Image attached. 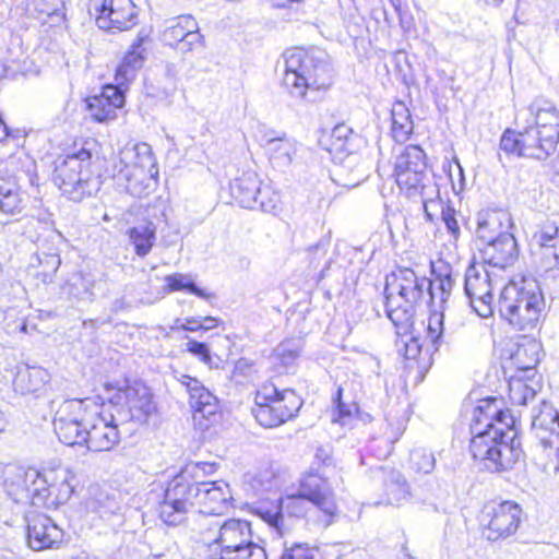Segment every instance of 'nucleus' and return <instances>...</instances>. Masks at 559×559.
Segmentation results:
<instances>
[{"label": "nucleus", "mask_w": 559, "mask_h": 559, "mask_svg": "<svg viewBox=\"0 0 559 559\" xmlns=\"http://www.w3.org/2000/svg\"><path fill=\"white\" fill-rule=\"evenodd\" d=\"M469 451L491 473L509 471L521 456L515 418L497 399L481 400L471 423Z\"/></svg>", "instance_id": "f257e3e1"}, {"label": "nucleus", "mask_w": 559, "mask_h": 559, "mask_svg": "<svg viewBox=\"0 0 559 559\" xmlns=\"http://www.w3.org/2000/svg\"><path fill=\"white\" fill-rule=\"evenodd\" d=\"M528 111L533 122L523 131L506 130L500 140V150L508 155L546 159L559 142V111L548 100L537 99Z\"/></svg>", "instance_id": "f03ea898"}, {"label": "nucleus", "mask_w": 559, "mask_h": 559, "mask_svg": "<svg viewBox=\"0 0 559 559\" xmlns=\"http://www.w3.org/2000/svg\"><path fill=\"white\" fill-rule=\"evenodd\" d=\"M312 503L325 514L332 516L336 512L334 495L325 479L318 474H307L299 481L296 491L288 492L276 502H261L253 511L275 532L283 536L285 533L283 511L300 518L307 512V504Z\"/></svg>", "instance_id": "7ed1b4c3"}, {"label": "nucleus", "mask_w": 559, "mask_h": 559, "mask_svg": "<svg viewBox=\"0 0 559 559\" xmlns=\"http://www.w3.org/2000/svg\"><path fill=\"white\" fill-rule=\"evenodd\" d=\"M283 86L295 98L314 100L313 93L332 85L333 69L328 53L319 48H290L282 56Z\"/></svg>", "instance_id": "20e7f679"}, {"label": "nucleus", "mask_w": 559, "mask_h": 559, "mask_svg": "<svg viewBox=\"0 0 559 559\" xmlns=\"http://www.w3.org/2000/svg\"><path fill=\"white\" fill-rule=\"evenodd\" d=\"M498 305L501 317L522 332L534 331L545 309L539 284L532 277H522L504 285Z\"/></svg>", "instance_id": "39448f33"}, {"label": "nucleus", "mask_w": 559, "mask_h": 559, "mask_svg": "<svg viewBox=\"0 0 559 559\" xmlns=\"http://www.w3.org/2000/svg\"><path fill=\"white\" fill-rule=\"evenodd\" d=\"M429 286L427 277L418 276L407 267L399 269L386 278L385 312L396 328L406 331L413 324L416 307Z\"/></svg>", "instance_id": "423d86ee"}, {"label": "nucleus", "mask_w": 559, "mask_h": 559, "mask_svg": "<svg viewBox=\"0 0 559 559\" xmlns=\"http://www.w3.org/2000/svg\"><path fill=\"white\" fill-rule=\"evenodd\" d=\"M94 142L68 154L55 167L52 180L61 193L69 200L81 202L99 190L100 181L91 169L93 153L90 147Z\"/></svg>", "instance_id": "0eeeda50"}, {"label": "nucleus", "mask_w": 559, "mask_h": 559, "mask_svg": "<svg viewBox=\"0 0 559 559\" xmlns=\"http://www.w3.org/2000/svg\"><path fill=\"white\" fill-rule=\"evenodd\" d=\"M158 174L155 156L147 143L124 147L112 166L117 185L133 197L147 194L150 181Z\"/></svg>", "instance_id": "6e6552de"}, {"label": "nucleus", "mask_w": 559, "mask_h": 559, "mask_svg": "<svg viewBox=\"0 0 559 559\" xmlns=\"http://www.w3.org/2000/svg\"><path fill=\"white\" fill-rule=\"evenodd\" d=\"M301 405L302 401L294 390L280 391L269 383L255 392L252 415L261 426L274 428L294 418Z\"/></svg>", "instance_id": "1a4fd4ad"}, {"label": "nucleus", "mask_w": 559, "mask_h": 559, "mask_svg": "<svg viewBox=\"0 0 559 559\" xmlns=\"http://www.w3.org/2000/svg\"><path fill=\"white\" fill-rule=\"evenodd\" d=\"M201 540L209 547L212 559H223L247 539L253 537L251 524L241 519L215 520L203 518Z\"/></svg>", "instance_id": "9d476101"}, {"label": "nucleus", "mask_w": 559, "mask_h": 559, "mask_svg": "<svg viewBox=\"0 0 559 559\" xmlns=\"http://www.w3.org/2000/svg\"><path fill=\"white\" fill-rule=\"evenodd\" d=\"M96 416L97 403L92 400H66L55 413V432L67 445L85 444L87 427Z\"/></svg>", "instance_id": "9b49d317"}, {"label": "nucleus", "mask_w": 559, "mask_h": 559, "mask_svg": "<svg viewBox=\"0 0 559 559\" xmlns=\"http://www.w3.org/2000/svg\"><path fill=\"white\" fill-rule=\"evenodd\" d=\"M394 176L397 186L408 198H415L418 193L431 195L436 192V182L428 171L426 154L417 145H408L396 155Z\"/></svg>", "instance_id": "f8f14e48"}, {"label": "nucleus", "mask_w": 559, "mask_h": 559, "mask_svg": "<svg viewBox=\"0 0 559 559\" xmlns=\"http://www.w3.org/2000/svg\"><path fill=\"white\" fill-rule=\"evenodd\" d=\"M118 421L145 424L155 412L153 393L141 380H126L110 400Z\"/></svg>", "instance_id": "ddd939ff"}, {"label": "nucleus", "mask_w": 559, "mask_h": 559, "mask_svg": "<svg viewBox=\"0 0 559 559\" xmlns=\"http://www.w3.org/2000/svg\"><path fill=\"white\" fill-rule=\"evenodd\" d=\"M532 430L539 440V465L549 476L559 473V413L548 403H542L532 417Z\"/></svg>", "instance_id": "4468645a"}, {"label": "nucleus", "mask_w": 559, "mask_h": 559, "mask_svg": "<svg viewBox=\"0 0 559 559\" xmlns=\"http://www.w3.org/2000/svg\"><path fill=\"white\" fill-rule=\"evenodd\" d=\"M432 274L435 280H429L428 294L431 300L439 298L442 310H432L427 325V340L430 341L435 350L443 343H449L451 333L444 326V305L447 304L451 292L454 287L455 280L453 278L451 267L445 263L439 265L432 264Z\"/></svg>", "instance_id": "2eb2a0df"}, {"label": "nucleus", "mask_w": 559, "mask_h": 559, "mask_svg": "<svg viewBox=\"0 0 559 559\" xmlns=\"http://www.w3.org/2000/svg\"><path fill=\"white\" fill-rule=\"evenodd\" d=\"M502 278L489 266L481 263L471 264L465 272L464 289L471 306L481 318L492 313L493 295L496 286H500Z\"/></svg>", "instance_id": "dca6fc26"}, {"label": "nucleus", "mask_w": 559, "mask_h": 559, "mask_svg": "<svg viewBox=\"0 0 559 559\" xmlns=\"http://www.w3.org/2000/svg\"><path fill=\"white\" fill-rule=\"evenodd\" d=\"M194 508L190 481L178 475L167 483L163 498L158 502L157 513L165 524L177 526L187 520Z\"/></svg>", "instance_id": "f3484780"}, {"label": "nucleus", "mask_w": 559, "mask_h": 559, "mask_svg": "<svg viewBox=\"0 0 559 559\" xmlns=\"http://www.w3.org/2000/svg\"><path fill=\"white\" fill-rule=\"evenodd\" d=\"M522 513L521 506L511 500L487 506L481 516L484 538L497 542L514 535L522 521Z\"/></svg>", "instance_id": "a211bd4d"}, {"label": "nucleus", "mask_w": 559, "mask_h": 559, "mask_svg": "<svg viewBox=\"0 0 559 559\" xmlns=\"http://www.w3.org/2000/svg\"><path fill=\"white\" fill-rule=\"evenodd\" d=\"M71 472L64 467L44 469L39 474L37 486L34 488L32 504L47 509H56L66 503L73 493L70 480Z\"/></svg>", "instance_id": "6ab92c4d"}, {"label": "nucleus", "mask_w": 559, "mask_h": 559, "mask_svg": "<svg viewBox=\"0 0 559 559\" xmlns=\"http://www.w3.org/2000/svg\"><path fill=\"white\" fill-rule=\"evenodd\" d=\"M90 13L104 31H127L138 23V10L132 0H91Z\"/></svg>", "instance_id": "aec40b11"}, {"label": "nucleus", "mask_w": 559, "mask_h": 559, "mask_svg": "<svg viewBox=\"0 0 559 559\" xmlns=\"http://www.w3.org/2000/svg\"><path fill=\"white\" fill-rule=\"evenodd\" d=\"M179 381L189 394L194 424L202 430L207 429L218 416L216 396L201 381L188 374H182Z\"/></svg>", "instance_id": "412c9836"}, {"label": "nucleus", "mask_w": 559, "mask_h": 559, "mask_svg": "<svg viewBox=\"0 0 559 559\" xmlns=\"http://www.w3.org/2000/svg\"><path fill=\"white\" fill-rule=\"evenodd\" d=\"M190 489L194 506L200 508L201 513L222 514L231 499L229 486L223 480L190 483Z\"/></svg>", "instance_id": "4be33fe9"}, {"label": "nucleus", "mask_w": 559, "mask_h": 559, "mask_svg": "<svg viewBox=\"0 0 559 559\" xmlns=\"http://www.w3.org/2000/svg\"><path fill=\"white\" fill-rule=\"evenodd\" d=\"M102 408L97 404V416L93 418L86 432V448L94 452L110 451L120 440L118 425L122 423L117 420L115 413H109L106 416Z\"/></svg>", "instance_id": "5701e85b"}, {"label": "nucleus", "mask_w": 559, "mask_h": 559, "mask_svg": "<svg viewBox=\"0 0 559 559\" xmlns=\"http://www.w3.org/2000/svg\"><path fill=\"white\" fill-rule=\"evenodd\" d=\"M163 41L175 47L182 53L202 48L204 39L199 32L195 20L190 15H181L175 19L164 32Z\"/></svg>", "instance_id": "b1692460"}, {"label": "nucleus", "mask_w": 559, "mask_h": 559, "mask_svg": "<svg viewBox=\"0 0 559 559\" xmlns=\"http://www.w3.org/2000/svg\"><path fill=\"white\" fill-rule=\"evenodd\" d=\"M63 531L43 513H32L27 518L28 546L36 551L53 548L62 542Z\"/></svg>", "instance_id": "393cba45"}, {"label": "nucleus", "mask_w": 559, "mask_h": 559, "mask_svg": "<svg viewBox=\"0 0 559 559\" xmlns=\"http://www.w3.org/2000/svg\"><path fill=\"white\" fill-rule=\"evenodd\" d=\"M124 104V90L119 85H105L100 94L90 96L86 107L92 118L98 122L112 120L117 110Z\"/></svg>", "instance_id": "a878e982"}, {"label": "nucleus", "mask_w": 559, "mask_h": 559, "mask_svg": "<svg viewBox=\"0 0 559 559\" xmlns=\"http://www.w3.org/2000/svg\"><path fill=\"white\" fill-rule=\"evenodd\" d=\"M478 251L484 264L499 271L512 265L519 255L518 243L512 234L502 235L495 241L478 246Z\"/></svg>", "instance_id": "bb28decb"}, {"label": "nucleus", "mask_w": 559, "mask_h": 559, "mask_svg": "<svg viewBox=\"0 0 559 559\" xmlns=\"http://www.w3.org/2000/svg\"><path fill=\"white\" fill-rule=\"evenodd\" d=\"M532 246L536 247L546 271L559 269V227L556 224L542 225L532 237Z\"/></svg>", "instance_id": "cd10ccee"}, {"label": "nucleus", "mask_w": 559, "mask_h": 559, "mask_svg": "<svg viewBox=\"0 0 559 559\" xmlns=\"http://www.w3.org/2000/svg\"><path fill=\"white\" fill-rule=\"evenodd\" d=\"M40 471L35 468L24 469L22 467H11L5 472L4 487L8 495L14 501L24 499L33 502L34 488L37 486Z\"/></svg>", "instance_id": "c85d7f7f"}, {"label": "nucleus", "mask_w": 559, "mask_h": 559, "mask_svg": "<svg viewBox=\"0 0 559 559\" xmlns=\"http://www.w3.org/2000/svg\"><path fill=\"white\" fill-rule=\"evenodd\" d=\"M510 217L508 213L501 211H487L478 214L477 226L475 230L477 247L485 246L509 235Z\"/></svg>", "instance_id": "c756f323"}, {"label": "nucleus", "mask_w": 559, "mask_h": 559, "mask_svg": "<svg viewBox=\"0 0 559 559\" xmlns=\"http://www.w3.org/2000/svg\"><path fill=\"white\" fill-rule=\"evenodd\" d=\"M50 382L49 372L36 366H24L19 368L13 386L14 391L22 395H34L39 397L46 393Z\"/></svg>", "instance_id": "7c9ffc66"}, {"label": "nucleus", "mask_w": 559, "mask_h": 559, "mask_svg": "<svg viewBox=\"0 0 559 559\" xmlns=\"http://www.w3.org/2000/svg\"><path fill=\"white\" fill-rule=\"evenodd\" d=\"M60 264L61 258L59 248L47 239L41 240L31 262L32 267L39 269L36 272V276L40 278L44 284L51 283Z\"/></svg>", "instance_id": "2f4dec72"}, {"label": "nucleus", "mask_w": 559, "mask_h": 559, "mask_svg": "<svg viewBox=\"0 0 559 559\" xmlns=\"http://www.w3.org/2000/svg\"><path fill=\"white\" fill-rule=\"evenodd\" d=\"M95 281L82 272L73 273L61 288L66 299L75 306L92 304L95 299Z\"/></svg>", "instance_id": "473e14b6"}, {"label": "nucleus", "mask_w": 559, "mask_h": 559, "mask_svg": "<svg viewBox=\"0 0 559 559\" xmlns=\"http://www.w3.org/2000/svg\"><path fill=\"white\" fill-rule=\"evenodd\" d=\"M262 180L254 170L243 171L230 183V193L235 201L242 207L255 205V195H259V187Z\"/></svg>", "instance_id": "72a5a7b5"}, {"label": "nucleus", "mask_w": 559, "mask_h": 559, "mask_svg": "<svg viewBox=\"0 0 559 559\" xmlns=\"http://www.w3.org/2000/svg\"><path fill=\"white\" fill-rule=\"evenodd\" d=\"M263 141V146L274 167L285 168L292 164L293 157L297 151L296 143L292 139L285 135L271 138L265 135Z\"/></svg>", "instance_id": "f704fd0d"}, {"label": "nucleus", "mask_w": 559, "mask_h": 559, "mask_svg": "<svg viewBox=\"0 0 559 559\" xmlns=\"http://www.w3.org/2000/svg\"><path fill=\"white\" fill-rule=\"evenodd\" d=\"M142 41L143 39L141 37H138L133 41V44L131 45L130 49L128 50L120 66L117 69L116 82L117 85H119L122 88L124 85H127L135 78L136 72L143 66L144 57Z\"/></svg>", "instance_id": "c9c22d12"}, {"label": "nucleus", "mask_w": 559, "mask_h": 559, "mask_svg": "<svg viewBox=\"0 0 559 559\" xmlns=\"http://www.w3.org/2000/svg\"><path fill=\"white\" fill-rule=\"evenodd\" d=\"M31 4L37 13L36 19L43 24L58 26L66 17V0H31Z\"/></svg>", "instance_id": "e433bc0d"}, {"label": "nucleus", "mask_w": 559, "mask_h": 559, "mask_svg": "<svg viewBox=\"0 0 559 559\" xmlns=\"http://www.w3.org/2000/svg\"><path fill=\"white\" fill-rule=\"evenodd\" d=\"M21 192L13 177L0 174V211L5 214H14L21 210Z\"/></svg>", "instance_id": "4c0bfd02"}, {"label": "nucleus", "mask_w": 559, "mask_h": 559, "mask_svg": "<svg viewBox=\"0 0 559 559\" xmlns=\"http://www.w3.org/2000/svg\"><path fill=\"white\" fill-rule=\"evenodd\" d=\"M156 226L152 222L140 223L129 229V238L139 257H145L153 248Z\"/></svg>", "instance_id": "58836bf2"}, {"label": "nucleus", "mask_w": 559, "mask_h": 559, "mask_svg": "<svg viewBox=\"0 0 559 559\" xmlns=\"http://www.w3.org/2000/svg\"><path fill=\"white\" fill-rule=\"evenodd\" d=\"M404 356L408 360L407 367L416 368L419 372V378H424L425 373L432 365L431 356L428 349L423 350L421 345L417 338H411L404 345Z\"/></svg>", "instance_id": "ea45409f"}, {"label": "nucleus", "mask_w": 559, "mask_h": 559, "mask_svg": "<svg viewBox=\"0 0 559 559\" xmlns=\"http://www.w3.org/2000/svg\"><path fill=\"white\" fill-rule=\"evenodd\" d=\"M539 349L540 345L535 341L519 345L510 357L512 366L521 371L534 369L539 362Z\"/></svg>", "instance_id": "a19ab883"}, {"label": "nucleus", "mask_w": 559, "mask_h": 559, "mask_svg": "<svg viewBox=\"0 0 559 559\" xmlns=\"http://www.w3.org/2000/svg\"><path fill=\"white\" fill-rule=\"evenodd\" d=\"M392 135L395 141L404 142L413 132V121L409 110L404 103L393 105L392 111Z\"/></svg>", "instance_id": "79ce46f5"}, {"label": "nucleus", "mask_w": 559, "mask_h": 559, "mask_svg": "<svg viewBox=\"0 0 559 559\" xmlns=\"http://www.w3.org/2000/svg\"><path fill=\"white\" fill-rule=\"evenodd\" d=\"M301 349L302 346L300 340H285L273 350L272 360L276 366L287 369L296 362Z\"/></svg>", "instance_id": "37998d69"}, {"label": "nucleus", "mask_w": 559, "mask_h": 559, "mask_svg": "<svg viewBox=\"0 0 559 559\" xmlns=\"http://www.w3.org/2000/svg\"><path fill=\"white\" fill-rule=\"evenodd\" d=\"M385 493L390 504H399L408 496V485L404 476L394 469L388 472L384 479Z\"/></svg>", "instance_id": "c03bdc74"}, {"label": "nucleus", "mask_w": 559, "mask_h": 559, "mask_svg": "<svg viewBox=\"0 0 559 559\" xmlns=\"http://www.w3.org/2000/svg\"><path fill=\"white\" fill-rule=\"evenodd\" d=\"M281 197L269 183H261L259 195H255V205L249 206L250 210H259L264 213L275 214L280 209Z\"/></svg>", "instance_id": "a18cd8bd"}, {"label": "nucleus", "mask_w": 559, "mask_h": 559, "mask_svg": "<svg viewBox=\"0 0 559 559\" xmlns=\"http://www.w3.org/2000/svg\"><path fill=\"white\" fill-rule=\"evenodd\" d=\"M166 289L168 292L188 290L189 293L201 297L207 298L209 295L201 288H199L191 276L188 274L175 273L165 277Z\"/></svg>", "instance_id": "49530a36"}, {"label": "nucleus", "mask_w": 559, "mask_h": 559, "mask_svg": "<svg viewBox=\"0 0 559 559\" xmlns=\"http://www.w3.org/2000/svg\"><path fill=\"white\" fill-rule=\"evenodd\" d=\"M223 559H267V556L265 549L251 537Z\"/></svg>", "instance_id": "de8ad7c7"}, {"label": "nucleus", "mask_w": 559, "mask_h": 559, "mask_svg": "<svg viewBox=\"0 0 559 559\" xmlns=\"http://www.w3.org/2000/svg\"><path fill=\"white\" fill-rule=\"evenodd\" d=\"M355 138L356 135L354 134L353 130L344 123L337 124L332 130L333 146L336 151L350 154L354 148L353 141Z\"/></svg>", "instance_id": "09e8293b"}, {"label": "nucleus", "mask_w": 559, "mask_h": 559, "mask_svg": "<svg viewBox=\"0 0 559 559\" xmlns=\"http://www.w3.org/2000/svg\"><path fill=\"white\" fill-rule=\"evenodd\" d=\"M509 388L510 400L515 405H526L535 397V391L521 380H512Z\"/></svg>", "instance_id": "8fccbe9b"}, {"label": "nucleus", "mask_w": 559, "mask_h": 559, "mask_svg": "<svg viewBox=\"0 0 559 559\" xmlns=\"http://www.w3.org/2000/svg\"><path fill=\"white\" fill-rule=\"evenodd\" d=\"M417 197L420 198L423 210L428 222H433L437 213L439 211L442 213V209L447 207L439 198V189L437 185L436 192L433 194L426 195L425 193H418Z\"/></svg>", "instance_id": "3c124183"}, {"label": "nucleus", "mask_w": 559, "mask_h": 559, "mask_svg": "<svg viewBox=\"0 0 559 559\" xmlns=\"http://www.w3.org/2000/svg\"><path fill=\"white\" fill-rule=\"evenodd\" d=\"M411 464L417 472L428 474L435 468L436 459L426 449H416L411 452Z\"/></svg>", "instance_id": "603ef678"}, {"label": "nucleus", "mask_w": 559, "mask_h": 559, "mask_svg": "<svg viewBox=\"0 0 559 559\" xmlns=\"http://www.w3.org/2000/svg\"><path fill=\"white\" fill-rule=\"evenodd\" d=\"M90 506L94 512L98 513L99 518L105 520H109L120 509L118 501L108 495H100L99 498L91 502Z\"/></svg>", "instance_id": "864d4df0"}, {"label": "nucleus", "mask_w": 559, "mask_h": 559, "mask_svg": "<svg viewBox=\"0 0 559 559\" xmlns=\"http://www.w3.org/2000/svg\"><path fill=\"white\" fill-rule=\"evenodd\" d=\"M280 559H321L320 552L305 544L285 545Z\"/></svg>", "instance_id": "5fc2aeb1"}, {"label": "nucleus", "mask_w": 559, "mask_h": 559, "mask_svg": "<svg viewBox=\"0 0 559 559\" xmlns=\"http://www.w3.org/2000/svg\"><path fill=\"white\" fill-rule=\"evenodd\" d=\"M343 389L341 386L337 388L336 394L333 399L334 404L336 405V414L337 417L334 419L335 421H341L344 424L346 418H350L354 413L357 412L358 407L355 403H345L342 399Z\"/></svg>", "instance_id": "6e6d98bb"}, {"label": "nucleus", "mask_w": 559, "mask_h": 559, "mask_svg": "<svg viewBox=\"0 0 559 559\" xmlns=\"http://www.w3.org/2000/svg\"><path fill=\"white\" fill-rule=\"evenodd\" d=\"M442 222L445 225V228L450 236L457 240L461 235V229L459 226V222L456 218V212L453 207L447 205L445 209H442V215H441Z\"/></svg>", "instance_id": "4d7b16f0"}, {"label": "nucleus", "mask_w": 559, "mask_h": 559, "mask_svg": "<svg viewBox=\"0 0 559 559\" xmlns=\"http://www.w3.org/2000/svg\"><path fill=\"white\" fill-rule=\"evenodd\" d=\"M186 350L198 357L201 361L206 365H211L212 356L210 349L205 343L190 340L186 344Z\"/></svg>", "instance_id": "13d9d810"}, {"label": "nucleus", "mask_w": 559, "mask_h": 559, "mask_svg": "<svg viewBox=\"0 0 559 559\" xmlns=\"http://www.w3.org/2000/svg\"><path fill=\"white\" fill-rule=\"evenodd\" d=\"M202 326H206L204 323L201 322L200 318H188L186 319V322L180 325L179 329L190 332H195L199 330H202Z\"/></svg>", "instance_id": "bf43d9fd"}, {"label": "nucleus", "mask_w": 559, "mask_h": 559, "mask_svg": "<svg viewBox=\"0 0 559 559\" xmlns=\"http://www.w3.org/2000/svg\"><path fill=\"white\" fill-rule=\"evenodd\" d=\"M201 322L207 326H202V330H211L217 325V319L213 317H200Z\"/></svg>", "instance_id": "052dcab7"}, {"label": "nucleus", "mask_w": 559, "mask_h": 559, "mask_svg": "<svg viewBox=\"0 0 559 559\" xmlns=\"http://www.w3.org/2000/svg\"><path fill=\"white\" fill-rule=\"evenodd\" d=\"M270 2L273 7L276 8H286L293 2H300L301 0H266Z\"/></svg>", "instance_id": "680f3d73"}, {"label": "nucleus", "mask_w": 559, "mask_h": 559, "mask_svg": "<svg viewBox=\"0 0 559 559\" xmlns=\"http://www.w3.org/2000/svg\"><path fill=\"white\" fill-rule=\"evenodd\" d=\"M554 177L552 180L556 185H559V154L552 162Z\"/></svg>", "instance_id": "e2e57ef3"}, {"label": "nucleus", "mask_w": 559, "mask_h": 559, "mask_svg": "<svg viewBox=\"0 0 559 559\" xmlns=\"http://www.w3.org/2000/svg\"><path fill=\"white\" fill-rule=\"evenodd\" d=\"M328 247H329V240L321 239L318 243H316L313 247H311L310 250H316V251L322 250L325 253Z\"/></svg>", "instance_id": "0e129e2a"}, {"label": "nucleus", "mask_w": 559, "mask_h": 559, "mask_svg": "<svg viewBox=\"0 0 559 559\" xmlns=\"http://www.w3.org/2000/svg\"><path fill=\"white\" fill-rule=\"evenodd\" d=\"M316 459L322 461L323 464H326L330 461L329 454L323 449H318L316 452Z\"/></svg>", "instance_id": "69168bd1"}, {"label": "nucleus", "mask_w": 559, "mask_h": 559, "mask_svg": "<svg viewBox=\"0 0 559 559\" xmlns=\"http://www.w3.org/2000/svg\"><path fill=\"white\" fill-rule=\"evenodd\" d=\"M403 551H404V554H403V557L401 559H415L413 556H411L407 552V548L406 547L403 548Z\"/></svg>", "instance_id": "338daca9"}, {"label": "nucleus", "mask_w": 559, "mask_h": 559, "mask_svg": "<svg viewBox=\"0 0 559 559\" xmlns=\"http://www.w3.org/2000/svg\"><path fill=\"white\" fill-rule=\"evenodd\" d=\"M167 73L170 75V76H174V73H173V70L170 69V67L167 68Z\"/></svg>", "instance_id": "774afa93"}]
</instances>
